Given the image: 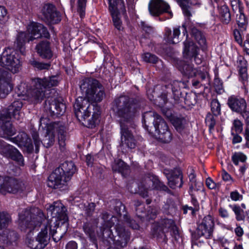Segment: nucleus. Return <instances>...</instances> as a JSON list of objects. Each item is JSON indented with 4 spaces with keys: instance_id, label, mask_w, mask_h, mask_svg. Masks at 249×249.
Wrapping results in <instances>:
<instances>
[{
    "instance_id": "f257e3e1",
    "label": "nucleus",
    "mask_w": 249,
    "mask_h": 249,
    "mask_svg": "<svg viewBox=\"0 0 249 249\" xmlns=\"http://www.w3.org/2000/svg\"><path fill=\"white\" fill-rule=\"evenodd\" d=\"M66 208L60 201L54 202L47 208L48 214L52 217L39 221L43 214L33 215L30 210H26L23 213L19 214L18 225L21 231L27 232L25 243L31 249H43L48 244L52 236L57 242L63 237L65 231L58 233L57 229L60 224L68 227V217Z\"/></svg>"
},
{
    "instance_id": "f03ea898",
    "label": "nucleus",
    "mask_w": 249,
    "mask_h": 249,
    "mask_svg": "<svg viewBox=\"0 0 249 249\" xmlns=\"http://www.w3.org/2000/svg\"><path fill=\"white\" fill-rule=\"evenodd\" d=\"M58 81V78L55 76L49 78H36L32 81V88L30 89H27L26 83H21L18 87L16 91L19 99L14 101L6 111L3 110L0 113V129L2 131V137L7 139H10V141L19 147H24L27 152H32L34 146L31 142L30 139L25 133H20L17 137L10 138L16 133V130L13 127L10 120L12 116L16 120L20 119V110L23 105L20 100L36 103L45 96L46 89L57 86Z\"/></svg>"
},
{
    "instance_id": "7ed1b4c3",
    "label": "nucleus",
    "mask_w": 249,
    "mask_h": 249,
    "mask_svg": "<svg viewBox=\"0 0 249 249\" xmlns=\"http://www.w3.org/2000/svg\"><path fill=\"white\" fill-rule=\"evenodd\" d=\"M80 89L86 98L79 97L76 99L74 105L75 114L83 124L94 127L100 122V111L98 107H94L89 102H101L105 96L104 88L97 80L87 78L83 80Z\"/></svg>"
},
{
    "instance_id": "20e7f679",
    "label": "nucleus",
    "mask_w": 249,
    "mask_h": 249,
    "mask_svg": "<svg viewBox=\"0 0 249 249\" xmlns=\"http://www.w3.org/2000/svg\"><path fill=\"white\" fill-rule=\"evenodd\" d=\"M118 102L123 103L116 112V115L120 118L122 142L131 149L135 147L133 137L128 129V125L130 124L132 118L139 110V105L137 102L130 100L124 96L120 97Z\"/></svg>"
},
{
    "instance_id": "39448f33",
    "label": "nucleus",
    "mask_w": 249,
    "mask_h": 249,
    "mask_svg": "<svg viewBox=\"0 0 249 249\" xmlns=\"http://www.w3.org/2000/svg\"><path fill=\"white\" fill-rule=\"evenodd\" d=\"M49 36V33L44 25L31 21L26 27V32L21 31L18 33L14 46L16 50H19L21 53L23 54L26 43L40 37L48 38Z\"/></svg>"
},
{
    "instance_id": "423d86ee",
    "label": "nucleus",
    "mask_w": 249,
    "mask_h": 249,
    "mask_svg": "<svg viewBox=\"0 0 249 249\" xmlns=\"http://www.w3.org/2000/svg\"><path fill=\"white\" fill-rule=\"evenodd\" d=\"M65 133V126L61 123L54 122L51 123L47 126L46 134L42 141L39 140L38 135L34 134L33 136L36 152H38L39 146L41 143L46 147H49L52 145L54 142L55 134H57L60 147L64 148L65 145L66 140Z\"/></svg>"
},
{
    "instance_id": "0eeeda50",
    "label": "nucleus",
    "mask_w": 249,
    "mask_h": 249,
    "mask_svg": "<svg viewBox=\"0 0 249 249\" xmlns=\"http://www.w3.org/2000/svg\"><path fill=\"white\" fill-rule=\"evenodd\" d=\"M150 117L154 118L153 124L155 130L158 133L159 139L165 143L170 142L172 139V136L171 132L168 130L167 125L165 121L156 113L150 111L143 114V124L145 128L148 130L145 123Z\"/></svg>"
},
{
    "instance_id": "6e6552de",
    "label": "nucleus",
    "mask_w": 249,
    "mask_h": 249,
    "mask_svg": "<svg viewBox=\"0 0 249 249\" xmlns=\"http://www.w3.org/2000/svg\"><path fill=\"white\" fill-rule=\"evenodd\" d=\"M0 65L12 73L18 72L21 68V62L16 50L9 47L5 49L0 55Z\"/></svg>"
},
{
    "instance_id": "1a4fd4ad",
    "label": "nucleus",
    "mask_w": 249,
    "mask_h": 249,
    "mask_svg": "<svg viewBox=\"0 0 249 249\" xmlns=\"http://www.w3.org/2000/svg\"><path fill=\"white\" fill-rule=\"evenodd\" d=\"M10 222L11 217L8 213H0V241L8 245L15 242L18 238L15 231L6 229Z\"/></svg>"
},
{
    "instance_id": "9d476101",
    "label": "nucleus",
    "mask_w": 249,
    "mask_h": 249,
    "mask_svg": "<svg viewBox=\"0 0 249 249\" xmlns=\"http://www.w3.org/2000/svg\"><path fill=\"white\" fill-rule=\"evenodd\" d=\"M108 2L114 26L119 31H122L123 27L121 17L126 13L124 2L123 0H108Z\"/></svg>"
},
{
    "instance_id": "9b49d317",
    "label": "nucleus",
    "mask_w": 249,
    "mask_h": 249,
    "mask_svg": "<svg viewBox=\"0 0 249 249\" xmlns=\"http://www.w3.org/2000/svg\"><path fill=\"white\" fill-rule=\"evenodd\" d=\"M24 188V184L17 179L11 178L0 176V192L17 193L22 191Z\"/></svg>"
},
{
    "instance_id": "f8f14e48",
    "label": "nucleus",
    "mask_w": 249,
    "mask_h": 249,
    "mask_svg": "<svg viewBox=\"0 0 249 249\" xmlns=\"http://www.w3.org/2000/svg\"><path fill=\"white\" fill-rule=\"evenodd\" d=\"M228 105L232 111L241 114L246 120H249V111L247 110V103L244 98L231 96L228 98Z\"/></svg>"
},
{
    "instance_id": "ddd939ff",
    "label": "nucleus",
    "mask_w": 249,
    "mask_h": 249,
    "mask_svg": "<svg viewBox=\"0 0 249 249\" xmlns=\"http://www.w3.org/2000/svg\"><path fill=\"white\" fill-rule=\"evenodd\" d=\"M149 11L151 15L156 16L166 13L167 19L171 18L173 16L170 6L163 0H151L149 3Z\"/></svg>"
},
{
    "instance_id": "4468645a",
    "label": "nucleus",
    "mask_w": 249,
    "mask_h": 249,
    "mask_svg": "<svg viewBox=\"0 0 249 249\" xmlns=\"http://www.w3.org/2000/svg\"><path fill=\"white\" fill-rule=\"evenodd\" d=\"M166 187L160 182L158 178L155 176H151L144 179V180L142 182L141 186H139L138 191L143 197L147 196V194L143 193L144 190H151L156 189L157 190H165Z\"/></svg>"
},
{
    "instance_id": "2eb2a0df",
    "label": "nucleus",
    "mask_w": 249,
    "mask_h": 249,
    "mask_svg": "<svg viewBox=\"0 0 249 249\" xmlns=\"http://www.w3.org/2000/svg\"><path fill=\"white\" fill-rule=\"evenodd\" d=\"M214 225L213 220L211 215L205 216L196 230L197 237L204 236L206 238H210L213 232Z\"/></svg>"
},
{
    "instance_id": "dca6fc26",
    "label": "nucleus",
    "mask_w": 249,
    "mask_h": 249,
    "mask_svg": "<svg viewBox=\"0 0 249 249\" xmlns=\"http://www.w3.org/2000/svg\"><path fill=\"white\" fill-rule=\"evenodd\" d=\"M13 88L11 75L0 69V98H4Z\"/></svg>"
},
{
    "instance_id": "f3484780",
    "label": "nucleus",
    "mask_w": 249,
    "mask_h": 249,
    "mask_svg": "<svg viewBox=\"0 0 249 249\" xmlns=\"http://www.w3.org/2000/svg\"><path fill=\"white\" fill-rule=\"evenodd\" d=\"M0 149L6 153L7 155L14 160L16 161L19 165H23L24 160L21 153L13 146L6 144L0 140Z\"/></svg>"
},
{
    "instance_id": "a211bd4d",
    "label": "nucleus",
    "mask_w": 249,
    "mask_h": 249,
    "mask_svg": "<svg viewBox=\"0 0 249 249\" xmlns=\"http://www.w3.org/2000/svg\"><path fill=\"white\" fill-rule=\"evenodd\" d=\"M168 180L169 186L173 189L176 187L180 188L182 185V176L178 169H175L174 171L166 170L164 172Z\"/></svg>"
},
{
    "instance_id": "6ab92c4d",
    "label": "nucleus",
    "mask_w": 249,
    "mask_h": 249,
    "mask_svg": "<svg viewBox=\"0 0 249 249\" xmlns=\"http://www.w3.org/2000/svg\"><path fill=\"white\" fill-rule=\"evenodd\" d=\"M63 176L57 168L50 175L48 178L47 185L48 187L57 189L62 188L68 182L65 181V178L63 179Z\"/></svg>"
},
{
    "instance_id": "aec40b11",
    "label": "nucleus",
    "mask_w": 249,
    "mask_h": 249,
    "mask_svg": "<svg viewBox=\"0 0 249 249\" xmlns=\"http://www.w3.org/2000/svg\"><path fill=\"white\" fill-rule=\"evenodd\" d=\"M42 13L46 20L51 23L55 24L61 20V16L57 12L54 6L52 4L45 5L42 10Z\"/></svg>"
},
{
    "instance_id": "412c9836",
    "label": "nucleus",
    "mask_w": 249,
    "mask_h": 249,
    "mask_svg": "<svg viewBox=\"0 0 249 249\" xmlns=\"http://www.w3.org/2000/svg\"><path fill=\"white\" fill-rule=\"evenodd\" d=\"M162 232L170 231L171 233L174 234L175 235L178 234V230L175 226L173 220L169 219H163L161 223V226L155 229L153 227V234L154 236L158 237L159 233L158 232L161 231Z\"/></svg>"
},
{
    "instance_id": "4be33fe9",
    "label": "nucleus",
    "mask_w": 249,
    "mask_h": 249,
    "mask_svg": "<svg viewBox=\"0 0 249 249\" xmlns=\"http://www.w3.org/2000/svg\"><path fill=\"white\" fill-rule=\"evenodd\" d=\"M116 231L117 233V236H115L114 239L109 236L115 244L121 247H124L126 246L127 241L129 239V232L124 229L123 227H117Z\"/></svg>"
},
{
    "instance_id": "5701e85b",
    "label": "nucleus",
    "mask_w": 249,
    "mask_h": 249,
    "mask_svg": "<svg viewBox=\"0 0 249 249\" xmlns=\"http://www.w3.org/2000/svg\"><path fill=\"white\" fill-rule=\"evenodd\" d=\"M63 177H64L65 181H69L72 176L75 172L76 168L72 161L65 162L60 167L57 168Z\"/></svg>"
},
{
    "instance_id": "b1692460",
    "label": "nucleus",
    "mask_w": 249,
    "mask_h": 249,
    "mask_svg": "<svg viewBox=\"0 0 249 249\" xmlns=\"http://www.w3.org/2000/svg\"><path fill=\"white\" fill-rule=\"evenodd\" d=\"M199 49L194 43L189 39L184 42L183 56L186 58H190L191 56L198 54Z\"/></svg>"
},
{
    "instance_id": "393cba45",
    "label": "nucleus",
    "mask_w": 249,
    "mask_h": 249,
    "mask_svg": "<svg viewBox=\"0 0 249 249\" xmlns=\"http://www.w3.org/2000/svg\"><path fill=\"white\" fill-rule=\"evenodd\" d=\"M180 34V31L179 27L174 29L173 35L171 33V30L168 28L165 29V34L164 36V40L168 44H176L179 42V36Z\"/></svg>"
},
{
    "instance_id": "a878e982",
    "label": "nucleus",
    "mask_w": 249,
    "mask_h": 249,
    "mask_svg": "<svg viewBox=\"0 0 249 249\" xmlns=\"http://www.w3.org/2000/svg\"><path fill=\"white\" fill-rule=\"evenodd\" d=\"M38 53L42 58L50 59L53 56V53L48 41H42L36 46Z\"/></svg>"
},
{
    "instance_id": "bb28decb",
    "label": "nucleus",
    "mask_w": 249,
    "mask_h": 249,
    "mask_svg": "<svg viewBox=\"0 0 249 249\" xmlns=\"http://www.w3.org/2000/svg\"><path fill=\"white\" fill-rule=\"evenodd\" d=\"M47 102L49 103V110L53 114L58 115H62L64 113L66 106L62 102L55 100L51 103H50V100Z\"/></svg>"
},
{
    "instance_id": "cd10ccee",
    "label": "nucleus",
    "mask_w": 249,
    "mask_h": 249,
    "mask_svg": "<svg viewBox=\"0 0 249 249\" xmlns=\"http://www.w3.org/2000/svg\"><path fill=\"white\" fill-rule=\"evenodd\" d=\"M181 65L178 66L179 70L184 75L188 77L196 76L198 72L196 69L193 68L191 65L180 62Z\"/></svg>"
},
{
    "instance_id": "c85d7f7f",
    "label": "nucleus",
    "mask_w": 249,
    "mask_h": 249,
    "mask_svg": "<svg viewBox=\"0 0 249 249\" xmlns=\"http://www.w3.org/2000/svg\"><path fill=\"white\" fill-rule=\"evenodd\" d=\"M112 168L113 171L121 173L123 176L128 170V166L123 161L119 159L114 160Z\"/></svg>"
},
{
    "instance_id": "c756f323",
    "label": "nucleus",
    "mask_w": 249,
    "mask_h": 249,
    "mask_svg": "<svg viewBox=\"0 0 249 249\" xmlns=\"http://www.w3.org/2000/svg\"><path fill=\"white\" fill-rule=\"evenodd\" d=\"M221 20L225 24H228L231 21V14L227 6L224 5L218 9Z\"/></svg>"
},
{
    "instance_id": "7c9ffc66",
    "label": "nucleus",
    "mask_w": 249,
    "mask_h": 249,
    "mask_svg": "<svg viewBox=\"0 0 249 249\" xmlns=\"http://www.w3.org/2000/svg\"><path fill=\"white\" fill-rule=\"evenodd\" d=\"M221 20L225 24H228L231 21V14L227 6L224 5L218 9Z\"/></svg>"
},
{
    "instance_id": "2f4dec72",
    "label": "nucleus",
    "mask_w": 249,
    "mask_h": 249,
    "mask_svg": "<svg viewBox=\"0 0 249 249\" xmlns=\"http://www.w3.org/2000/svg\"><path fill=\"white\" fill-rule=\"evenodd\" d=\"M190 28L195 39L197 42L198 44L200 47H205L206 45V39L202 34L195 27L191 28L190 27Z\"/></svg>"
},
{
    "instance_id": "473e14b6",
    "label": "nucleus",
    "mask_w": 249,
    "mask_h": 249,
    "mask_svg": "<svg viewBox=\"0 0 249 249\" xmlns=\"http://www.w3.org/2000/svg\"><path fill=\"white\" fill-rule=\"evenodd\" d=\"M171 122L176 129L180 132L184 128L185 120L183 118L173 117L171 118Z\"/></svg>"
},
{
    "instance_id": "72a5a7b5",
    "label": "nucleus",
    "mask_w": 249,
    "mask_h": 249,
    "mask_svg": "<svg viewBox=\"0 0 249 249\" xmlns=\"http://www.w3.org/2000/svg\"><path fill=\"white\" fill-rule=\"evenodd\" d=\"M247 159V156L241 152H235L231 157V160L235 165H238L240 162H245Z\"/></svg>"
},
{
    "instance_id": "f704fd0d",
    "label": "nucleus",
    "mask_w": 249,
    "mask_h": 249,
    "mask_svg": "<svg viewBox=\"0 0 249 249\" xmlns=\"http://www.w3.org/2000/svg\"><path fill=\"white\" fill-rule=\"evenodd\" d=\"M238 14H237L236 21L239 27L244 28L247 23V18L243 13L242 8H239Z\"/></svg>"
},
{
    "instance_id": "c9c22d12",
    "label": "nucleus",
    "mask_w": 249,
    "mask_h": 249,
    "mask_svg": "<svg viewBox=\"0 0 249 249\" xmlns=\"http://www.w3.org/2000/svg\"><path fill=\"white\" fill-rule=\"evenodd\" d=\"M230 207L235 215L236 219L239 221L244 220L245 217L243 214V211L240 207L236 205Z\"/></svg>"
},
{
    "instance_id": "e433bc0d",
    "label": "nucleus",
    "mask_w": 249,
    "mask_h": 249,
    "mask_svg": "<svg viewBox=\"0 0 249 249\" xmlns=\"http://www.w3.org/2000/svg\"><path fill=\"white\" fill-rule=\"evenodd\" d=\"M243 124L242 122L238 119H235L232 122L231 128V132L241 133L243 131Z\"/></svg>"
},
{
    "instance_id": "4c0bfd02",
    "label": "nucleus",
    "mask_w": 249,
    "mask_h": 249,
    "mask_svg": "<svg viewBox=\"0 0 249 249\" xmlns=\"http://www.w3.org/2000/svg\"><path fill=\"white\" fill-rule=\"evenodd\" d=\"M205 122L210 130L213 129L215 124L214 116L211 113L207 114L205 119Z\"/></svg>"
},
{
    "instance_id": "58836bf2",
    "label": "nucleus",
    "mask_w": 249,
    "mask_h": 249,
    "mask_svg": "<svg viewBox=\"0 0 249 249\" xmlns=\"http://www.w3.org/2000/svg\"><path fill=\"white\" fill-rule=\"evenodd\" d=\"M142 58L144 61L152 63H156L158 60L156 55L148 53L143 54Z\"/></svg>"
},
{
    "instance_id": "ea45409f",
    "label": "nucleus",
    "mask_w": 249,
    "mask_h": 249,
    "mask_svg": "<svg viewBox=\"0 0 249 249\" xmlns=\"http://www.w3.org/2000/svg\"><path fill=\"white\" fill-rule=\"evenodd\" d=\"M244 64V66L240 67L239 70L240 79L244 82L248 79L247 69L246 63H245Z\"/></svg>"
},
{
    "instance_id": "a19ab883",
    "label": "nucleus",
    "mask_w": 249,
    "mask_h": 249,
    "mask_svg": "<svg viewBox=\"0 0 249 249\" xmlns=\"http://www.w3.org/2000/svg\"><path fill=\"white\" fill-rule=\"evenodd\" d=\"M87 0H78V11L81 18H83L85 15V9Z\"/></svg>"
},
{
    "instance_id": "79ce46f5",
    "label": "nucleus",
    "mask_w": 249,
    "mask_h": 249,
    "mask_svg": "<svg viewBox=\"0 0 249 249\" xmlns=\"http://www.w3.org/2000/svg\"><path fill=\"white\" fill-rule=\"evenodd\" d=\"M211 109L214 115L219 114L220 112V106L217 100H213L212 101Z\"/></svg>"
},
{
    "instance_id": "37998d69",
    "label": "nucleus",
    "mask_w": 249,
    "mask_h": 249,
    "mask_svg": "<svg viewBox=\"0 0 249 249\" xmlns=\"http://www.w3.org/2000/svg\"><path fill=\"white\" fill-rule=\"evenodd\" d=\"M32 64L34 67L39 70L48 69L50 67L49 63H41L36 61H33Z\"/></svg>"
},
{
    "instance_id": "c03bdc74",
    "label": "nucleus",
    "mask_w": 249,
    "mask_h": 249,
    "mask_svg": "<svg viewBox=\"0 0 249 249\" xmlns=\"http://www.w3.org/2000/svg\"><path fill=\"white\" fill-rule=\"evenodd\" d=\"M200 3V0H188V2L184 6H180L183 11V13L185 15L187 16H190L189 12L187 10V7L189 6V4L191 5H197Z\"/></svg>"
},
{
    "instance_id": "a18cd8bd",
    "label": "nucleus",
    "mask_w": 249,
    "mask_h": 249,
    "mask_svg": "<svg viewBox=\"0 0 249 249\" xmlns=\"http://www.w3.org/2000/svg\"><path fill=\"white\" fill-rule=\"evenodd\" d=\"M240 133L237 132H231L232 136V143L233 144H236L240 143L242 141V138L239 135Z\"/></svg>"
},
{
    "instance_id": "49530a36",
    "label": "nucleus",
    "mask_w": 249,
    "mask_h": 249,
    "mask_svg": "<svg viewBox=\"0 0 249 249\" xmlns=\"http://www.w3.org/2000/svg\"><path fill=\"white\" fill-rule=\"evenodd\" d=\"M230 197L231 200L234 201H240L243 199L242 195H240L237 191L231 192L230 194Z\"/></svg>"
},
{
    "instance_id": "de8ad7c7",
    "label": "nucleus",
    "mask_w": 249,
    "mask_h": 249,
    "mask_svg": "<svg viewBox=\"0 0 249 249\" xmlns=\"http://www.w3.org/2000/svg\"><path fill=\"white\" fill-rule=\"evenodd\" d=\"M206 184L207 186L210 189H213L216 187V184L210 178H208L206 179Z\"/></svg>"
},
{
    "instance_id": "09e8293b",
    "label": "nucleus",
    "mask_w": 249,
    "mask_h": 249,
    "mask_svg": "<svg viewBox=\"0 0 249 249\" xmlns=\"http://www.w3.org/2000/svg\"><path fill=\"white\" fill-rule=\"evenodd\" d=\"M218 212L220 216L223 218H228L229 216V214L228 211L225 208H219L218 210Z\"/></svg>"
},
{
    "instance_id": "8fccbe9b",
    "label": "nucleus",
    "mask_w": 249,
    "mask_h": 249,
    "mask_svg": "<svg viewBox=\"0 0 249 249\" xmlns=\"http://www.w3.org/2000/svg\"><path fill=\"white\" fill-rule=\"evenodd\" d=\"M231 5L233 10L241 8L239 0H231Z\"/></svg>"
},
{
    "instance_id": "3c124183",
    "label": "nucleus",
    "mask_w": 249,
    "mask_h": 249,
    "mask_svg": "<svg viewBox=\"0 0 249 249\" xmlns=\"http://www.w3.org/2000/svg\"><path fill=\"white\" fill-rule=\"evenodd\" d=\"M77 243L73 241H70L66 246V249H77Z\"/></svg>"
},
{
    "instance_id": "603ef678",
    "label": "nucleus",
    "mask_w": 249,
    "mask_h": 249,
    "mask_svg": "<svg viewBox=\"0 0 249 249\" xmlns=\"http://www.w3.org/2000/svg\"><path fill=\"white\" fill-rule=\"evenodd\" d=\"M6 14V9L4 7L0 6V22L3 20Z\"/></svg>"
},
{
    "instance_id": "864d4df0",
    "label": "nucleus",
    "mask_w": 249,
    "mask_h": 249,
    "mask_svg": "<svg viewBox=\"0 0 249 249\" xmlns=\"http://www.w3.org/2000/svg\"><path fill=\"white\" fill-rule=\"evenodd\" d=\"M140 26L144 31L148 33H150L152 31V28L149 26L148 24H147L145 22H141Z\"/></svg>"
},
{
    "instance_id": "5fc2aeb1",
    "label": "nucleus",
    "mask_w": 249,
    "mask_h": 249,
    "mask_svg": "<svg viewBox=\"0 0 249 249\" xmlns=\"http://www.w3.org/2000/svg\"><path fill=\"white\" fill-rule=\"evenodd\" d=\"M140 26L144 31L148 33H150L152 31V28L149 26L148 24H147L145 22H141Z\"/></svg>"
},
{
    "instance_id": "6e6d98bb",
    "label": "nucleus",
    "mask_w": 249,
    "mask_h": 249,
    "mask_svg": "<svg viewBox=\"0 0 249 249\" xmlns=\"http://www.w3.org/2000/svg\"><path fill=\"white\" fill-rule=\"evenodd\" d=\"M244 137L246 141V144L248 145L249 143V128L246 127L244 132Z\"/></svg>"
},
{
    "instance_id": "4d7b16f0",
    "label": "nucleus",
    "mask_w": 249,
    "mask_h": 249,
    "mask_svg": "<svg viewBox=\"0 0 249 249\" xmlns=\"http://www.w3.org/2000/svg\"><path fill=\"white\" fill-rule=\"evenodd\" d=\"M236 235L239 237H241L244 233V231L240 226H237L234 230Z\"/></svg>"
},
{
    "instance_id": "13d9d810",
    "label": "nucleus",
    "mask_w": 249,
    "mask_h": 249,
    "mask_svg": "<svg viewBox=\"0 0 249 249\" xmlns=\"http://www.w3.org/2000/svg\"><path fill=\"white\" fill-rule=\"evenodd\" d=\"M222 176L223 179L225 181H230L231 179V176L225 171L223 172Z\"/></svg>"
},
{
    "instance_id": "bf43d9fd",
    "label": "nucleus",
    "mask_w": 249,
    "mask_h": 249,
    "mask_svg": "<svg viewBox=\"0 0 249 249\" xmlns=\"http://www.w3.org/2000/svg\"><path fill=\"white\" fill-rule=\"evenodd\" d=\"M156 214H157V212L155 210H154V212H151L150 213L148 212V213L146 217V219L147 220H149L150 219H153L155 217Z\"/></svg>"
},
{
    "instance_id": "052dcab7",
    "label": "nucleus",
    "mask_w": 249,
    "mask_h": 249,
    "mask_svg": "<svg viewBox=\"0 0 249 249\" xmlns=\"http://www.w3.org/2000/svg\"><path fill=\"white\" fill-rule=\"evenodd\" d=\"M93 158L90 155H88L86 157V162L88 165H91L93 162Z\"/></svg>"
},
{
    "instance_id": "680f3d73",
    "label": "nucleus",
    "mask_w": 249,
    "mask_h": 249,
    "mask_svg": "<svg viewBox=\"0 0 249 249\" xmlns=\"http://www.w3.org/2000/svg\"><path fill=\"white\" fill-rule=\"evenodd\" d=\"M192 57L194 58V60L196 62V64H200L201 63L202 60H201V58H199L198 56V54L196 55H195L194 56H191V58H192Z\"/></svg>"
},
{
    "instance_id": "e2e57ef3",
    "label": "nucleus",
    "mask_w": 249,
    "mask_h": 249,
    "mask_svg": "<svg viewBox=\"0 0 249 249\" xmlns=\"http://www.w3.org/2000/svg\"><path fill=\"white\" fill-rule=\"evenodd\" d=\"M247 166L246 165H244L241 166L239 169V171L241 176H243L247 170Z\"/></svg>"
},
{
    "instance_id": "0e129e2a",
    "label": "nucleus",
    "mask_w": 249,
    "mask_h": 249,
    "mask_svg": "<svg viewBox=\"0 0 249 249\" xmlns=\"http://www.w3.org/2000/svg\"><path fill=\"white\" fill-rule=\"evenodd\" d=\"M130 226L134 229H137L139 228L138 224L136 223L133 220H131L130 222Z\"/></svg>"
},
{
    "instance_id": "69168bd1",
    "label": "nucleus",
    "mask_w": 249,
    "mask_h": 249,
    "mask_svg": "<svg viewBox=\"0 0 249 249\" xmlns=\"http://www.w3.org/2000/svg\"><path fill=\"white\" fill-rule=\"evenodd\" d=\"M180 6H184L188 2V0H176Z\"/></svg>"
},
{
    "instance_id": "338daca9",
    "label": "nucleus",
    "mask_w": 249,
    "mask_h": 249,
    "mask_svg": "<svg viewBox=\"0 0 249 249\" xmlns=\"http://www.w3.org/2000/svg\"><path fill=\"white\" fill-rule=\"evenodd\" d=\"M83 228L85 231V232L86 233H87V234H89V235L90 236H91V232L90 230L87 227L86 225H84Z\"/></svg>"
},
{
    "instance_id": "774afa93",
    "label": "nucleus",
    "mask_w": 249,
    "mask_h": 249,
    "mask_svg": "<svg viewBox=\"0 0 249 249\" xmlns=\"http://www.w3.org/2000/svg\"><path fill=\"white\" fill-rule=\"evenodd\" d=\"M173 84L175 86L172 88V89L173 92H174L175 91H176L178 90V88L177 87V86L178 85L179 82L178 81H174L173 82Z\"/></svg>"
}]
</instances>
